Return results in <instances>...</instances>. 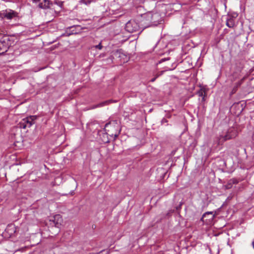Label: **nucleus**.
<instances>
[{"instance_id": "4468645a", "label": "nucleus", "mask_w": 254, "mask_h": 254, "mask_svg": "<svg viewBox=\"0 0 254 254\" xmlns=\"http://www.w3.org/2000/svg\"><path fill=\"white\" fill-rule=\"evenodd\" d=\"M11 227V229H14L15 230H14V233H15L16 232V229H17V228H16L14 226H13V225H9V228H10Z\"/></svg>"}, {"instance_id": "0eeeda50", "label": "nucleus", "mask_w": 254, "mask_h": 254, "mask_svg": "<svg viewBox=\"0 0 254 254\" xmlns=\"http://www.w3.org/2000/svg\"><path fill=\"white\" fill-rule=\"evenodd\" d=\"M51 2L49 0H42L38 4V6L43 9H46L49 7Z\"/></svg>"}, {"instance_id": "39448f33", "label": "nucleus", "mask_w": 254, "mask_h": 254, "mask_svg": "<svg viewBox=\"0 0 254 254\" xmlns=\"http://www.w3.org/2000/svg\"><path fill=\"white\" fill-rule=\"evenodd\" d=\"M8 49V44L4 40H0V55L6 52Z\"/></svg>"}, {"instance_id": "1a4fd4ad", "label": "nucleus", "mask_w": 254, "mask_h": 254, "mask_svg": "<svg viewBox=\"0 0 254 254\" xmlns=\"http://www.w3.org/2000/svg\"><path fill=\"white\" fill-rule=\"evenodd\" d=\"M14 16V13L13 11H9L4 13V17L8 19H11Z\"/></svg>"}, {"instance_id": "f3484780", "label": "nucleus", "mask_w": 254, "mask_h": 254, "mask_svg": "<svg viewBox=\"0 0 254 254\" xmlns=\"http://www.w3.org/2000/svg\"><path fill=\"white\" fill-rule=\"evenodd\" d=\"M129 25H130V23H127V27L128 28Z\"/></svg>"}, {"instance_id": "2eb2a0df", "label": "nucleus", "mask_w": 254, "mask_h": 254, "mask_svg": "<svg viewBox=\"0 0 254 254\" xmlns=\"http://www.w3.org/2000/svg\"><path fill=\"white\" fill-rule=\"evenodd\" d=\"M212 214V213L211 212L205 213L204 214H203V216H205L206 214Z\"/></svg>"}, {"instance_id": "6e6552de", "label": "nucleus", "mask_w": 254, "mask_h": 254, "mask_svg": "<svg viewBox=\"0 0 254 254\" xmlns=\"http://www.w3.org/2000/svg\"><path fill=\"white\" fill-rule=\"evenodd\" d=\"M226 25L229 28H233L235 26V20L233 17H230L227 19Z\"/></svg>"}, {"instance_id": "f257e3e1", "label": "nucleus", "mask_w": 254, "mask_h": 254, "mask_svg": "<svg viewBox=\"0 0 254 254\" xmlns=\"http://www.w3.org/2000/svg\"><path fill=\"white\" fill-rule=\"evenodd\" d=\"M104 129L108 135L115 138L120 133L119 126L116 121H113L106 124Z\"/></svg>"}, {"instance_id": "9b49d317", "label": "nucleus", "mask_w": 254, "mask_h": 254, "mask_svg": "<svg viewBox=\"0 0 254 254\" xmlns=\"http://www.w3.org/2000/svg\"><path fill=\"white\" fill-rule=\"evenodd\" d=\"M103 48V46L101 44V42H100L98 45L93 46L91 47V49L92 50H94L95 49L101 50Z\"/></svg>"}, {"instance_id": "ddd939ff", "label": "nucleus", "mask_w": 254, "mask_h": 254, "mask_svg": "<svg viewBox=\"0 0 254 254\" xmlns=\"http://www.w3.org/2000/svg\"><path fill=\"white\" fill-rule=\"evenodd\" d=\"M163 72H164V71H161V73H160V74L158 75L156 77H155L153 78L152 79H151V80H150V81H151V82H154V81L156 80V78H157V77H158L159 75H160L162 74Z\"/></svg>"}, {"instance_id": "7ed1b4c3", "label": "nucleus", "mask_w": 254, "mask_h": 254, "mask_svg": "<svg viewBox=\"0 0 254 254\" xmlns=\"http://www.w3.org/2000/svg\"><path fill=\"white\" fill-rule=\"evenodd\" d=\"M36 119L35 116H30L24 118L19 123L18 125L20 128L26 129L29 128L34 123Z\"/></svg>"}, {"instance_id": "f8f14e48", "label": "nucleus", "mask_w": 254, "mask_h": 254, "mask_svg": "<svg viewBox=\"0 0 254 254\" xmlns=\"http://www.w3.org/2000/svg\"><path fill=\"white\" fill-rule=\"evenodd\" d=\"M54 2L60 7H62L63 4V2L59 0H54Z\"/></svg>"}, {"instance_id": "20e7f679", "label": "nucleus", "mask_w": 254, "mask_h": 254, "mask_svg": "<svg viewBox=\"0 0 254 254\" xmlns=\"http://www.w3.org/2000/svg\"><path fill=\"white\" fill-rule=\"evenodd\" d=\"M50 221L53 222L55 226L59 228L63 222V218L60 214H56L50 220Z\"/></svg>"}, {"instance_id": "9d476101", "label": "nucleus", "mask_w": 254, "mask_h": 254, "mask_svg": "<svg viewBox=\"0 0 254 254\" xmlns=\"http://www.w3.org/2000/svg\"><path fill=\"white\" fill-rule=\"evenodd\" d=\"M111 102H112V101L111 100H107V101L102 102L97 104V105H96L95 108L101 107H103V106H106L107 105L109 104Z\"/></svg>"}, {"instance_id": "dca6fc26", "label": "nucleus", "mask_w": 254, "mask_h": 254, "mask_svg": "<svg viewBox=\"0 0 254 254\" xmlns=\"http://www.w3.org/2000/svg\"><path fill=\"white\" fill-rule=\"evenodd\" d=\"M165 61V59H161V61H160V63H162V62H164V61Z\"/></svg>"}, {"instance_id": "f03ea898", "label": "nucleus", "mask_w": 254, "mask_h": 254, "mask_svg": "<svg viewBox=\"0 0 254 254\" xmlns=\"http://www.w3.org/2000/svg\"><path fill=\"white\" fill-rule=\"evenodd\" d=\"M237 135V132L234 128H229L224 135H220L218 138V144H222L224 141L233 138Z\"/></svg>"}, {"instance_id": "423d86ee", "label": "nucleus", "mask_w": 254, "mask_h": 254, "mask_svg": "<svg viewBox=\"0 0 254 254\" xmlns=\"http://www.w3.org/2000/svg\"><path fill=\"white\" fill-rule=\"evenodd\" d=\"M208 89L204 86H202L200 89L197 92V94L199 97H202V101H205V97L206 96Z\"/></svg>"}]
</instances>
